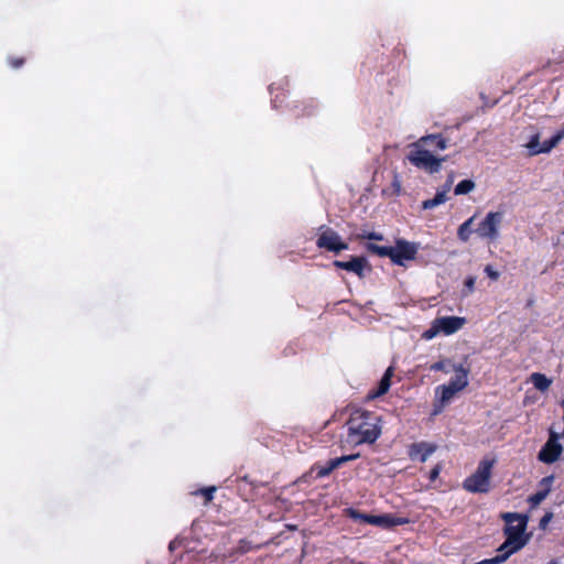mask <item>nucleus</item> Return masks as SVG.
<instances>
[{
  "label": "nucleus",
  "instance_id": "1",
  "mask_svg": "<svg viewBox=\"0 0 564 564\" xmlns=\"http://www.w3.org/2000/svg\"><path fill=\"white\" fill-rule=\"evenodd\" d=\"M381 423V416L376 412L364 409L352 410L344 425L345 434L340 437L341 447L355 448L376 443L382 432Z\"/></svg>",
  "mask_w": 564,
  "mask_h": 564
},
{
  "label": "nucleus",
  "instance_id": "2",
  "mask_svg": "<svg viewBox=\"0 0 564 564\" xmlns=\"http://www.w3.org/2000/svg\"><path fill=\"white\" fill-rule=\"evenodd\" d=\"M366 249L379 257H388L397 265H404L417 254V246L403 239L397 240L394 247L367 243Z\"/></svg>",
  "mask_w": 564,
  "mask_h": 564
},
{
  "label": "nucleus",
  "instance_id": "3",
  "mask_svg": "<svg viewBox=\"0 0 564 564\" xmlns=\"http://www.w3.org/2000/svg\"><path fill=\"white\" fill-rule=\"evenodd\" d=\"M495 459L484 458L476 470L464 479L463 489L470 494H488L491 489V475Z\"/></svg>",
  "mask_w": 564,
  "mask_h": 564
},
{
  "label": "nucleus",
  "instance_id": "4",
  "mask_svg": "<svg viewBox=\"0 0 564 564\" xmlns=\"http://www.w3.org/2000/svg\"><path fill=\"white\" fill-rule=\"evenodd\" d=\"M501 519L506 522L503 534L509 539V543H517L516 549H523L529 540L530 534L525 533L529 518L525 514L517 512L501 513Z\"/></svg>",
  "mask_w": 564,
  "mask_h": 564
},
{
  "label": "nucleus",
  "instance_id": "5",
  "mask_svg": "<svg viewBox=\"0 0 564 564\" xmlns=\"http://www.w3.org/2000/svg\"><path fill=\"white\" fill-rule=\"evenodd\" d=\"M408 159L415 167L430 174H434L441 171L442 163L446 160V156L437 158L430 151V149H421L414 145V149L411 150Z\"/></svg>",
  "mask_w": 564,
  "mask_h": 564
},
{
  "label": "nucleus",
  "instance_id": "6",
  "mask_svg": "<svg viewBox=\"0 0 564 564\" xmlns=\"http://www.w3.org/2000/svg\"><path fill=\"white\" fill-rule=\"evenodd\" d=\"M503 214L501 212H489L478 224L475 232L481 239L495 241L499 237V227L502 223Z\"/></svg>",
  "mask_w": 564,
  "mask_h": 564
},
{
  "label": "nucleus",
  "instance_id": "7",
  "mask_svg": "<svg viewBox=\"0 0 564 564\" xmlns=\"http://www.w3.org/2000/svg\"><path fill=\"white\" fill-rule=\"evenodd\" d=\"M563 437L562 433L550 430L549 438L540 449L538 459L544 464H553L558 460L563 452V446L558 440Z\"/></svg>",
  "mask_w": 564,
  "mask_h": 564
},
{
  "label": "nucleus",
  "instance_id": "8",
  "mask_svg": "<svg viewBox=\"0 0 564 564\" xmlns=\"http://www.w3.org/2000/svg\"><path fill=\"white\" fill-rule=\"evenodd\" d=\"M564 139V123L562 127L554 133L552 138L545 140L543 143H540V134L535 133L531 137L530 141L527 144L530 153L532 155H536L540 153H549L551 152L562 140Z\"/></svg>",
  "mask_w": 564,
  "mask_h": 564
},
{
  "label": "nucleus",
  "instance_id": "9",
  "mask_svg": "<svg viewBox=\"0 0 564 564\" xmlns=\"http://www.w3.org/2000/svg\"><path fill=\"white\" fill-rule=\"evenodd\" d=\"M267 484L251 478L249 475L238 478L237 488L243 500H254Z\"/></svg>",
  "mask_w": 564,
  "mask_h": 564
},
{
  "label": "nucleus",
  "instance_id": "10",
  "mask_svg": "<svg viewBox=\"0 0 564 564\" xmlns=\"http://www.w3.org/2000/svg\"><path fill=\"white\" fill-rule=\"evenodd\" d=\"M319 248L338 253L348 249V245L344 242L340 236L330 228L319 234Z\"/></svg>",
  "mask_w": 564,
  "mask_h": 564
},
{
  "label": "nucleus",
  "instance_id": "11",
  "mask_svg": "<svg viewBox=\"0 0 564 564\" xmlns=\"http://www.w3.org/2000/svg\"><path fill=\"white\" fill-rule=\"evenodd\" d=\"M272 96L271 102L275 109L285 107V100L289 95V80L286 78L272 83L269 86Z\"/></svg>",
  "mask_w": 564,
  "mask_h": 564
},
{
  "label": "nucleus",
  "instance_id": "12",
  "mask_svg": "<svg viewBox=\"0 0 564 564\" xmlns=\"http://www.w3.org/2000/svg\"><path fill=\"white\" fill-rule=\"evenodd\" d=\"M414 145L421 149H430V151L433 152L447 149L448 142L442 133H436L421 137Z\"/></svg>",
  "mask_w": 564,
  "mask_h": 564
},
{
  "label": "nucleus",
  "instance_id": "13",
  "mask_svg": "<svg viewBox=\"0 0 564 564\" xmlns=\"http://www.w3.org/2000/svg\"><path fill=\"white\" fill-rule=\"evenodd\" d=\"M437 446L427 442H416L409 446L408 455L411 459H419L424 463L435 451Z\"/></svg>",
  "mask_w": 564,
  "mask_h": 564
},
{
  "label": "nucleus",
  "instance_id": "14",
  "mask_svg": "<svg viewBox=\"0 0 564 564\" xmlns=\"http://www.w3.org/2000/svg\"><path fill=\"white\" fill-rule=\"evenodd\" d=\"M333 264L337 269L354 272L359 278H362L364 271L368 267V261L365 257H351L349 261L335 260Z\"/></svg>",
  "mask_w": 564,
  "mask_h": 564
},
{
  "label": "nucleus",
  "instance_id": "15",
  "mask_svg": "<svg viewBox=\"0 0 564 564\" xmlns=\"http://www.w3.org/2000/svg\"><path fill=\"white\" fill-rule=\"evenodd\" d=\"M366 521L368 524L377 525L383 529H391L393 527L403 525L409 522L406 518L395 517L390 513L381 516L371 514V518H367Z\"/></svg>",
  "mask_w": 564,
  "mask_h": 564
},
{
  "label": "nucleus",
  "instance_id": "16",
  "mask_svg": "<svg viewBox=\"0 0 564 564\" xmlns=\"http://www.w3.org/2000/svg\"><path fill=\"white\" fill-rule=\"evenodd\" d=\"M393 375H394V367L393 366L388 367L387 370L384 371L382 378L380 379L377 388H375L368 392L367 399L375 400L377 398L384 395L391 387V379H392Z\"/></svg>",
  "mask_w": 564,
  "mask_h": 564
},
{
  "label": "nucleus",
  "instance_id": "17",
  "mask_svg": "<svg viewBox=\"0 0 564 564\" xmlns=\"http://www.w3.org/2000/svg\"><path fill=\"white\" fill-rule=\"evenodd\" d=\"M436 322L441 333L452 335L463 327L465 318L458 316H445L436 318Z\"/></svg>",
  "mask_w": 564,
  "mask_h": 564
},
{
  "label": "nucleus",
  "instance_id": "18",
  "mask_svg": "<svg viewBox=\"0 0 564 564\" xmlns=\"http://www.w3.org/2000/svg\"><path fill=\"white\" fill-rule=\"evenodd\" d=\"M554 481V476L550 475L543 477L539 484L540 490L529 497V502L532 507L539 506L551 492L552 485Z\"/></svg>",
  "mask_w": 564,
  "mask_h": 564
},
{
  "label": "nucleus",
  "instance_id": "19",
  "mask_svg": "<svg viewBox=\"0 0 564 564\" xmlns=\"http://www.w3.org/2000/svg\"><path fill=\"white\" fill-rule=\"evenodd\" d=\"M453 371L455 377L449 380V384L456 388L458 391L464 390L468 386L469 368L464 365H453Z\"/></svg>",
  "mask_w": 564,
  "mask_h": 564
},
{
  "label": "nucleus",
  "instance_id": "20",
  "mask_svg": "<svg viewBox=\"0 0 564 564\" xmlns=\"http://www.w3.org/2000/svg\"><path fill=\"white\" fill-rule=\"evenodd\" d=\"M358 457L359 454H350L329 459L324 466L319 467V477L328 476L333 470L340 467L344 463L355 460Z\"/></svg>",
  "mask_w": 564,
  "mask_h": 564
},
{
  "label": "nucleus",
  "instance_id": "21",
  "mask_svg": "<svg viewBox=\"0 0 564 564\" xmlns=\"http://www.w3.org/2000/svg\"><path fill=\"white\" fill-rule=\"evenodd\" d=\"M435 391H436V394H440V402L442 405L438 409H434V412H433L434 414L440 413L442 410V406L445 403H447L448 401H451L457 392H459L456 388H454L449 383L438 386Z\"/></svg>",
  "mask_w": 564,
  "mask_h": 564
},
{
  "label": "nucleus",
  "instance_id": "22",
  "mask_svg": "<svg viewBox=\"0 0 564 564\" xmlns=\"http://www.w3.org/2000/svg\"><path fill=\"white\" fill-rule=\"evenodd\" d=\"M451 184L452 180H448L443 191L437 192L433 198L423 200L422 209H432L441 204H444L447 200L446 193L449 189Z\"/></svg>",
  "mask_w": 564,
  "mask_h": 564
},
{
  "label": "nucleus",
  "instance_id": "23",
  "mask_svg": "<svg viewBox=\"0 0 564 564\" xmlns=\"http://www.w3.org/2000/svg\"><path fill=\"white\" fill-rule=\"evenodd\" d=\"M530 381L541 392L547 391L552 384V380L541 372H533L530 376Z\"/></svg>",
  "mask_w": 564,
  "mask_h": 564
},
{
  "label": "nucleus",
  "instance_id": "24",
  "mask_svg": "<svg viewBox=\"0 0 564 564\" xmlns=\"http://www.w3.org/2000/svg\"><path fill=\"white\" fill-rule=\"evenodd\" d=\"M476 216H471L469 217L466 221H464L459 227H458V230H457V237L459 240L464 241V242H467L470 238V235H471V225L475 220Z\"/></svg>",
  "mask_w": 564,
  "mask_h": 564
},
{
  "label": "nucleus",
  "instance_id": "25",
  "mask_svg": "<svg viewBox=\"0 0 564 564\" xmlns=\"http://www.w3.org/2000/svg\"><path fill=\"white\" fill-rule=\"evenodd\" d=\"M517 543H509V539L506 538L505 542L498 547L497 556H503L507 561L512 554L517 553L521 549H516Z\"/></svg>",
  "mask_w": 564,
  "mask_h": 564
},
{
  "label": "nucleus",
  "instance_id": "26",
  "mask_svg": "<svg viewBox=\"0 0 564 564\" xmlns=\"http://www.w3.org/2000/svg\"><path fill=\"white\" fill-rule=\"evenodd\" d=\"M453 362L449 359L438 360L430 366L431 371H442L445 373H449L453 371Z\"/></svg>",
  "mask_w": 564,
  "mask_h": 564
},
{
  "label": "nucleus",
  "instance_id": "27",
  "mask_svg": "<svg viewBox=\"0 0 564 564\" xmlns=\"http://www.w3.org/2000/svg\"><path fill=\"white\" fill-rule=\"evenodd\" d=\"M475 188V183L471 180L460 181L454 188L455 195H465Z\"/></svg>",
  "mask_w": 564,
  "mask_h": 564
},
{
  "label": "nucleus",
  "instance_id": "28",
  "mask_svg": "<svg viewBox=\"0 0 564 564\" xmlns=\"http://www.w3.org/2000/svg\"><path fill=\"white\" fill-rule=\"evenodd\" d=\"M215 491H216V487L210 486V487L200 488L193 494L203 496L205 498V503H208L214 499Z\"/></svg>",
  "mask_w": 564,
  "mask_h": 564
},
{
  "label": "nucleus",
  "instance_id": "29",
  "mask_svg": "<svg viewBox=\"0 0 564 564\" xmlns=\"http://www.w3.org/2000/svg\"><path fill=\"white\" fill-rule=\"evenodd\" d=\"M347 513H348L349 518H351L352 520L359 521L362 523H367L366 519L371 518V514L361 513L360 511L352 509V508L347 509Z\"/></svg>",
  "mask_w": 564,
  "mask_h": 564
},
{
  "label": "nucleus",
  "instance_id": "30",
  "mask_svg": "<svg viewBox=\"0 0 564 564\" xmlns=\"http://www.w3.org/2000/svg\"><path fill=\"white\" fill-rule=\"evenodd\" d=\"M440 329H438V326H437V322L436 319H434L431 328H429L424 334H423V337L426 338V339H431L433 338L434 336H436L437 334H440Z\"/></svg>",
  "mask_w": 564,
  "mask_h": 564
},
{
  "label": "nucleus",
  "instance_id": "31",
  "mask_svg": "<svg viewBox=\"0 0 564 564\" xmlns=\"http://www.w3.org/2000/svg\"><path fill=\"white\" fill-rule=\"evenodd\" d=\"M8 63L12 68H20L24 65L25 58L24 57H17V56H10L8 58Z\"/></svg>",
  "mask_w": 564,
  "mask_h": 564
},
{
  "label": "nucleus",
  "instance_id": "32",
  "mask_svg": "<svg viewBox=\"0 0 564 564\" xmlns=\"http://www.w3.org/2000/svg\"><path fill=\"white\" fill-rule=\"evenodd\" d=\"M442 469H443L442 464H440V463H438V464H436V465L431 469V471H430V474H429V480H430L431 482H434V481L438 478V476H440V474H441Z\"/></svg>",
  "mask_w": 564,
  "mask_h": 564
},
{
  "label": "nucleus",
  "instance_id": "33",
  "mask_svg": "<svg viewBox=\"0 0 564 564\" xmlns=\"http://www.w3.org/2000/svg\"><path fill=\"white\" fill-rule=\"evenodd\" d=\"M359 238L368 239V240H382L383 236L381 234L372 231V232L359 235Z\"/></svg>",
  "mask_w": 564,
  "mask_h": 564
},
{
  "label": "nucleus",
  "instance_id": "34",
  "mask_svg": "<svg viewBox=\"0 0 564 564\" xmlns=\"http://www.w3.org/2000/svg\"><path fill=\"white\" fill-rule=\"evenodd\" d=\"M485 272L486 274L491 279V280H498L499 278V272L496 271L491 265H486L485 268Z\"/></svg>",
  "mask_w": 564,
  "mask_h": 564
},
{
  "label": "nucleus",
  "instance_id": "35",
  "mask_svg": "<svg viewBox=\"0 0 564 564\" xmlns=\"http://www.w3.org/2000/svg\"><path fill=\"white\" fill-rule=\"evenodd\" d=\"M475 282H476V279L474 276H468L465 280L464 284H465V288L468 290V292H473L474 291Z\"/></svg>",
  "mask_w": 564,
  "mask_h": 564
},
{
  "label": "nucleus",
  "instance_id": "36",
  "mask_svg": "<svg viewBox=\"0 0 564 564\" xmlns=\"http://www.w3.org/2000/svg\"><path fill=\"white\" fill-rule=\"evenodd\" d=\"M392 186L394 187V193H395L397 195H399V194H400V191H401V185H400V182H399V180H398V176H397V175L394 176V180H393V182H392Z\"/></svg>",
  "mask_w": 564,
  "mask_h": 564
},
{
  "label": "nucleus",
  "instance_id": "37",
  "mask_svg": "<svg viewBox=\"0 0 564 564\" xmlns=\"http://www.w3.org/2000/svg\"><path fill=\"white\" fill-rule=\"evenodd\" d=\"M552 518V513H546L540 521V527H544L549 521L550 519Z\"/></svg>",
  "mask_w": 564,
  "mask_h": 564
},
{
  "label": "nucleus",
  "instance_id": "38",
  "mask_svg": "<svg viewBox=\"0 0 564 564\" xmlns=\"http://www.w3.org/2000/svg\"><path fill=\"white\" fill-rule=\"evenodd\" d=\"M297 108H299V106H297V105H294V106H293V108H292V110H294V112H295V116H296V117H299V116H300V113H299V112H296V109H297Z\"/></svg>",
  "mask_w": 564,
  "mask_h": 564
},
{
  "label": "nucleus",
  "instance_id": "39",
  "mask_svg": "<svg viewBox=\"0 0 564 564\" xmlns=\"http://www.w3.org/2000/svg\"><path fill=\"white\" fill-rule=\"evenodd\" d=\"M547 564H558L556 560H551Z\"/></svg>",
  "mask_w": 564,
  "mask_h": 564
},
{
  "label": "nucleus",
  "instance_id": "40",
  "mask_svg": "<svg viewBox=\"0 0 564 564\" xmlns=\"http://www.w3.org/2000/svg\"><path fill=\"white\" fill-rule=\"evenodd\" d=\"M310 242H311L312 245H314V246H317V240H313V239H312V240H310Z\"/></svg>",
  "mask_w": 564,
  "mask_h": 564
},
{
  "label": "nucleus",
  "instance_id": "41",
  "mask_svg": "<svg viewBox=\"0 0 564 564\" xmlns=\"http://www.w3.org/2000/svg\"><path fill=\"white\" fill-rule=\"evenodd\" d=\"M307 115H308V116H312V115H313V108H311V110H310V111H307Z\"/></svg>",
  "mask_w": 564,
  "mask_h": 564
},
{
  "label": "nucleus",
  "instance_id": "42",
  "mask_svg": "<svg viewBox=\"0 0 564 564\" xmlns=\"http://www.w3.org/2000/svg\"><path fill=\"white\" fill-rule=\"evenodd\" d=\"M303 257H305V258H307V259H311V258H313L314 256H306V254H304Z\"/></svg>",
  "mask_w": 564,
  "mask_h": 564
}]
</instances>
